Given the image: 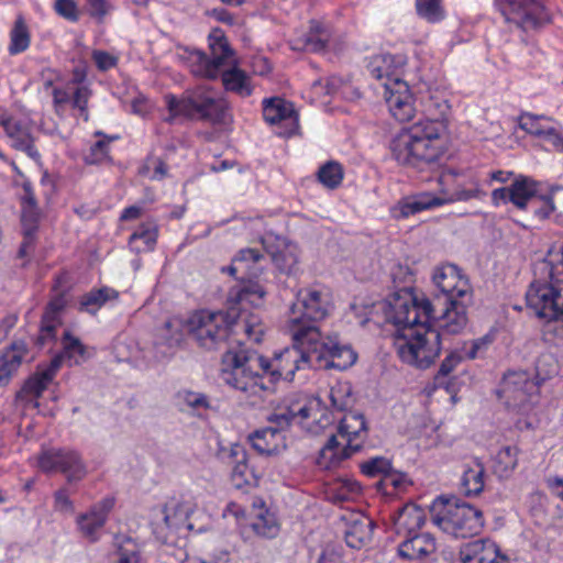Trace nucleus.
<instances>
[{
  "instance_id": "56",
  "label": "nucleus",
  "mask_w": 563,
  "mask_h": 563,
  "mask_svg": "<svg viewBox=\"0 0 563 563\" xmlns=\"http://www.w3.org/2000/svg\"><path fill=\"white\" fill-rule=\"evenodd\" d=\"M540 139H543L548 143H550L553 151L563 153V133L561 129H558L555 126H548L547 129H544V132L540 136Z\"/></svg>"
},
{
  "instance_id": "9",
  "label": "nucleus",
  "mask_w": 563,
  "mask_h": 563,
  "mask_svg": "<svg viewBox=\"0 0 563 563\" xmlns=\"http://www.w3.org/2000/svg\"><path fill=\"white\" fill-rule=\"evenodd\" d=\"M432 522L443 532L459 539L478 534L484 526L483 514L467 503L438 497L430 506Z\"/></svg>"
},
{
  "instance_id": "1",
  "label": "nucleus",
  "mask_w": 563,
  "mask_h": 563,
  "mask_svg": "<svg viewBox=\"0 0 563 563\" xmlns=\"http://www.w3.org/2000/svg\"><path fill=\"white\" fill-rule=\"evenodd\" d=\"M472 301L417 298L401 289L377 307L385 321L397 328L396 347L407 364L424 369L430 367L442 350L445 335L460 334L467 324V307Z\"/></svg>"
},
{
  "instance_id": "5",
  "label": "nucleus",
  "mask_w": 563,
  "mask_h": 563,
  "mask_svg": "<svg viewBox=\"0 0 563 563\" xmlns=\"http://www.w3.org/2000/svg\"><path fill=\"white\" fill-rule=\"evenodd\" d=\"M209 48L211 54L192 49L189 53L190 70L197 77L217 79L221 77L223 88L227 92L234 93L241 98H247L253 93L254 87L251 76L233 64L223 69L227 62L234 52L230 47L224 33L214 29L209 34Z\"/></svg>"
},
{
  "instance_id": "51",
  "label": "nucleus",
  "mask_w": 563,
  "mask_h": 563,
  "mask_svg": "<svg viewBox=\"0 0 563 563\" xmlns=\"http://www.w3.org/2000/svg\"><path fill=\"white\" fill-rule=\"evenodd\" d=\"M361 471L368 477L385 476L388 471H391V463L388 459L376 456L361 464Z\"/></svg>"
},
{
  "instance_id": "57",
  "label": "nucleus",
  "mask_w": 563,
  "mask_h": 563,
  "mask_svg": "<svg viewBox=\"0 0 563 563\" xmlns=\"http://www.w3.org/2000/svg\"><path fill=\"white\" fill-rule=\"evenodd\" d=\"M38 222V212L36 207L32 205L30 207L22 208L21 223L23 230H29V232H36Z\"/></svg>"
},
{
  "instance_id": "64",
  "label": "nucleus",
  "mask_w": 563,
  "mask_h": 563,
  "mask_svg": "<svg viewBox=\"0 0 563 563\" xmlns=\"http://www.w3.org/2000/svg\"><path fill=\"white\" fill-rule=\"evenodd\" d=\"M113 506L114 499L108 497L96 504L90 510L107 521L108 515L112 510Z\"/></svg>"
},
{
  "instance_id": "33",
  "label": "nucleus",
  "mask_w": 563,
  "mask_h": 563,
  "mask_svg": "<svg viewBox=\"0 0 563 563\" xmlns=\"http://www.w3.org/2000/svg\"><path fill=\"white\" fill-rule=\"evenodd\" d=\"M263 117L269 124H277L287 120H297L291 103H287L285 100L277 97L263 101Z\"/></svg>"
},
{
  "instance_id": "40",
  "label": "nucleus",
  "mask_w": 563,
  "mask_h": 563,
  "mask_svg": "<svg viewBox=\"0 0 563 563\" xmlns=\"http://www.w3.org/2000/svg\"><path fill=\"white\" fill-rule=\"evenodd\" d=\"M110 563H143L140 545L131 538H124L111 554Z\"/></svg>"
},
{
  "instance_id": "16",
  "label": "nucleus",
  "mask_w": 563,
  "mask_h": 563,
  "mask_svg": "<svg viewBox=\"0 0 563 563\" xmlns=\"http://www.w3.org/2000/svg\"><path fill=\"white\" fill-rule=\"evenodd\" d=\"M338 434L345 441L342 449V457H350L355 452H358L367 437V426L364 416L354 411L345 413L340 421Z\"/></svg>"
},
{
  "instance_id": "42",
  "label": "nucleus",
  "mask_w": 563,
  "mask_h": 563,
  "mask_svg": "<svg viewBox=\"0 0 563 563\" xmlns=\"http://www.w3.org/2000/svg\"><path fill=\"white\" fill-rule=\"evenodd\" d=\"M344 176L343 167L335 161H329L321 165L317 172V178L325 188H338Z\"/></svg>"
},
{
  "instance_id": "58",
  "label": "nucleus",
  "mask_w": 563,
  "mask_h": 563,
  "mask_svg": "<svg viewBox=\"0 0 563 563\" xmlns=\"http://www.w3.org/2000/svg\"><path fill=\"white\" fill-rule=\"evenodd\" d=\"M108 153V142L100 140L97 141L91 147L89 154L86 155L85 161L87 164H97L101 162Z\"/></svg>"
},
{
  "instance_id": "17",
  "label": "nucleus",
  "mask_w": 563,
  "mask_h": 563,
  "mask_svg": "<svg viewBox=\"0 0 563 563\" xmlns=\"http://www.w3.org/2000/svg\"><path fill=\"white\" fill-rule=\"evenodd\" d=\"M537 390V384L523 372L509 373L503 379L501 391L515 407H523Z\"/></svg>"
},
{
  "instance_id": "47",
  "label": "nucleus",
  "mask_w": 563,
  "mask_h": 563,
  "mask_svg": "<svg viewBox=\"0 0 563 563\" xmlns=\"http://www.w3.org/2000/svg\"><path fill=\"white\" fill-rule=\"evenodd\" d=\"M328 42V32L319 23H313L305 37L303 48L309 52L319 53L325 49Z\"/></svg>"
},
{
  "instance_id": "7",
  "label": "nucleus",
  "mask_w": 563,
  "mask_h": 563,
  "mask_svg": "<svg viewBox=\"0 0 563 563\" xmlns=\"http://www.w3.org/2000/svg\"><path fill=\"white\" fill-rule=\"evenodd\" d=\"M528 309L543 322V335L554 344L563 343V284L534 280L526 292Z\"/></svg>"
},
{
  "instance_id": "10",
  "label": "nucleus",
  "mask_w": 563,
  "mask_h": 563,
  "mask_svg": "<svg viewBox=\"0 0 563 563\" xmlns=\"http://www.w3.org/2000/svg\"><path fill=\"white\" fill-rule=\"evenodd\" d=\"M306 335V341L311 346L312 358L316 362L314 368H335L345 371L350 368L357 360L356 352L347 344H341L338 336L321 338L320 330L308 327L306 332H296L297 340L300 335Z\"/></svg>"
},
{
  "instance_id": "52",
  "label": "nucleus",
  "mask_w": 563,
  "mask_h": 563,
  "mask_svg": "<svg viewBox=\"0 0 563 563\" xmlns=\"http://www.w3.org/2000/svg\"><path fill=\"white\" fill-rule=\"evenodd\" d=\"M531 206L534 216L540 220L548 219L555 210L552 195H540L538 192L537 201H533Z\"/></svg>"
},
{
  "instance_id": "41",
  "label": "nucleus",
  "mask_w": 563,
  "mask_h": 563,
  "mask_svg": "<svg viewBox=\"0 0 563 563\" xmlns=\"http://www.w3.org/2000/svg\"><path fill=\"white\" fill-rule=\"evenodd\" d=\"M252 530L260 537L272 539L279 531L275 515L267 509H261L251 522Z\"/></svg>"
},
{
  "instance_id": "26",
  "label": "nucleus",
  "mask_w": 563,
  "mask_h": 563,
  "mask_svg": "<svg viewBox=\"0 0 563 563\" xmlns=\"http://www.w3.org/2000/svg\"><path fill=\"white\" fill-rule=\"evenodd\" d=\"M252 448L263 455H275L286 449L285 435L271 428H261L249 435Z\"/></svg>"
},
{
  "instance_id": "36",
  "label": "nucleus",
  "mask_w": 563,
  "mask_h": 563,
  "mask_svg": "<svg viewBox=\"0 0 563 563\" xmlns=\"http://www.w3.org/2000/svg\"><path fill=\"white\" fill-rule=\"evenodd\" d=\"M518 464V449L504 446L495 455L492 470L499 478H508Z\"/></svg>"
},
{
  "instance_id": "6",
  "label": "nucleus",
  "mask_w": 563,
  "mask_h": 563,
  "mask_svg": "<svg viewBox=\"0 0 563 563\" xmlns=\"http://www.w3.org/2000/svg\"><path fill=\"white\" fill-rule=\"evenodd\" d=\"M164 99L169 113L165 119L167 123H173L180 115L212 124L231 121L230 102L207 85L186 90L179 98L169 93Z\"/></svg>"
},
{
  "instance_id": "46",
  "label": "nucleus",
  "mask_w": 563,
  "mask_h": 563,
  "mask_svg": "<svg viewBox=\"0 0 563 563\" xmlns=\"http://www.w3.org/2000/svg\"><path fill=\"white\" fill-rule=\"evenodd\" d=\"M416 11L421 19L430 23L440 22L445 16L441 0H416Z\"/></svg>"
},
{
  "instance_id": "15",
  "label": "nucleus",
  "mask_w": 563,
  "mask_h": 563,
  "mask_svg": "<svg viewBox=\"0 0 563 563\" xmlns=\"http://www.w3.org/2000/svg\"><path fill=\"white\" fill-rule=\"evenodd\" d=\"M188 511L177 500L166 503L162 508L154 510L153 533L162 543H167L186 523Z\"/></svg>"
},
{
  "instance_id": "59",
  "label": "nucleus",
  "mask_w": 563,
  "mask_h": 563,
  "mask_svg": "<svg viewBox=\"0 0 563 563\" xmlns=\"http://www.w3.org/2000/svg\"><path fill=\"white\" fill-rule=\"evenodd\" d=\"M407 483V476L402 473L395 472L393 468L388 471L380 479L379 485L384 487L391 486L394 489H401Z\"/></svg>"
},
{
  "instance_id": "30",
  "label": "nucleus",
  "mask_w": 563,
  "mask_h": 563,
  "mask_svg": "<svg viewBox=\"0 0 563 563\" xmlns=\"http://www.w3.org/2000/svg\"><path fill=\"white\" fill-rule=\"evenodd\" d=\"M230 464L232 465L231 481L236 488L251 484L253 471L247 465V453L240 444H234L230 450Z\"/></svg>"
},
{
  "instance_id": "31",
  "label": "nucleus",
  "mask_w": 563,
  "mask_h": 563,
  "mask_svg": "<svg viewBox=\"0 0 563 563\" xmlns=\"http://www.w3.org/2000/svg\"><path fill=\"white\" fill-rule=\"evenodd\" d=\"M538 183L527 176L517 177L511 184L510 202L520 210L537 201Z\"/></svg>"
},
{
  "instance_id": "11",
  "label": "nucleus",
  "mask_w": 563,
  "mask_h": 563,
  "mask_svg": "<svg viewBox=\"0 0 563 563\" xmlns=\"http://www.w3.org/2000/svg\"><path fill=\"white\" fill-rule=\"evenodd\" d=\"M330 308L331 299L327 290L314 287L300 289L289 310L288 329H319L317 323L329 314Z\"/></svg>"
},
{
  "instance_id": "54",
  "label": "nucleus",
  "mask_w": 563,
  "mask_h": 563,
  "mask_svg": "<svg viewBox=\"0 0 563 563\" xmlns=\"http://www.w3.org/2000/svg\"><path fill=\"white\" fill-rule=\"evenodd\" d=\"M54 9L58 15L70 22H77L80 18L77 3L74 0H56Z\"/></svg>"
},
{
  "instance_id": "14",
  "label": "nucleus",
  "mask_w": 563,
  "mask_h": 563,
  "mask_svg": "<svg viewBox=\"0 0 563 563\" xmlns=\"http://www.w3.org/2000/svg\"><path fill=\"white\" fill-rule=\"evenodd\" d=\"M38 465L44 472L63 473L68 483L80 481L86 475V466L76 451H46L41 455Z\"/></svg>"
},
{
  "instance_id": "48",
  "label": "nucleus",
  "mask_w": 563,
  "mask_h": 563,
  "mask_svg": "<svg viewBox=\"0 0 563 563\" xmlns=\"http://www.w3.org/2000/svg\"><path fill=\"white\" fill-rule=\"evenodd\" d=\"M177 399L194 410H208L211 408L210 398L202 393H196L188 389L179 390Z\"/></svg>"
},
{
  "instance_id": "38",
  "label": "nucleus",
  "mask_w": 563,
  "mask_h": 563,
  "mask_svg": "<svg viewBox=\"0 0 563 563\" xmlns=\"http://www.w3.org/2000/svg\"><path fill=\"white\" fill-rule=\"evenodd\" d=\"M63 351L56 354L54 357H60V365L67 360L69 365L79 364L80 361L86 358V347L78 338L70 334L69 331H65L63 335Z\"/></svg>"
},
{
  "instance_id": "43",
  "label": "nucleus",
  "mask_w": 563,
  "mask_h": 563,
  "mask_svg": "<svg viewBox=\"0 0 563 563\" xmlns=\"http://www.w3.org/2000/svg\"><path fill=\"white\" fill-rule=\"evenodd\" d=\"M462 355L456 351H452L446 355L433 378L434 386L437 388H444L448 391L450 390V374L462 362Z\"/></svg>"
},
{
  "instance_id": "28",
  "label": "nucleus",
  "mask_w": 563,
  "mask_h": 563,
  "mask_svg": "<svg viewBox=\"0 0 563 563\" xmlns=\"http://www.w3.org/2000/svg\"><path fill=\"white\" fill-rule=\"evenodd\" d=\"M59 368L60 357H53L48 365L38 369L25 382L21 393L31 395L35 398L41 397L43 391L53 382Z\"/></svg>"
},
{
  "instance_id": "21",
  "label": "nucleus",
  "mask_w": 563,
  "mask_h": 563,
  "mask_svg": "<svg viewBox=\"0 0 563 563\" xmlns=\"http://www.w3.org/2000/svg\"><path fill=\"white\" fill-rule=\"evenodd\" d=\"M499 552L490 539H478L461 547L460 560L462 563H495Z\"/></svg>"
},
{
  "instance_id": "18",
  "label": "nucleus",
  "mask_w": 563,
  "mask_h": 563,
  "mask_svg": "<svg viewBox=\"0 0 563 563\" xmlns=\"http://www.w3.org/2000/svg\"><path fill=\"white\" fill-rule=\"evenodd\" d=\"M1 128L15 150L26 153L27 156L33 159L40 158V154L34 146V137L30 123L12 117L11 119L2 120Z\"/></svg>"
},
{
  "instance_id": "20",
  "label": "nucleus",
  "mask_w": 563,
  "mask_h": 563,
  "mask_svg": "<svg viewBox=\"0 0 563 563\" xmlns=\"http://www.w3.org/2000/svg\"><path fill=\"white\" fill-rule=\"evenodd\" d=\"M263 257V254L258 250H241L233 258L232 264L228 267H223L222 272H227L231 276H235L240 279L256 278L262 274L260 262Z\"/></svg>"
},
{
  "instance_id": "27",
  "label": "nucleus",
  "mask_w": 563,
  "mask_h": 563,
  "mask_svg": "<svg viewBox=\"0 0 563 563\" xmlns=\"http://www.w3.org/2000/svg\"><path fill=\"white\" fill-rule=\"evenodd\" d=\"M275 266L285 274L297 272L299 263V250L294 243L283 241L277 246H265Z\"/></svg>"
},
{
  "instance_id": "63",
  "label": "nucleus",
  "mask_w": 563,
  "mask_h": 563,
  "mask_svg": "<svg viewBox=\"0 0 563 563\" xmlns=\"http://www.w3.org/2000/svg\"><path fill=\"white\" fill-rule=\"evenodd\" d=\"M486 192L479 188L477 183H473L472 187L467 189H457L454 194L455 199L460 201H466L474 198H482Z\"/></svg>"
},
{
  "instance_id": "61",
  "label": "nucleus",
  "mask_w": 563,
  "mask_h": 563,
  "mask_svg": "<svg viewBox=\"0 0 563 563\" xmlns=\"http://www.w3.org/2000/svg\"><path fill=\"white\" fill-rule=\"evenodd\" d=\"M92 59L99 70L106 71L117 64V58L104 51H93Z\"/></svg>"
},
{
  "instance_id": "32",
  "label": "nucleus",
  "mask_w": 563,
  "mask_h": 563,
  "mask_svg": "<svg viewBox=\"0 0 563 563\" xmlns=\"http://www.w3.org/2000/svg\"><path fill=\"white\" fill-rule=\"evenodd\" d=\"M484 476L485 466L478 459H475L463 472L461 485L465 496L474 497L483 492Z\"/></svg>"
},
{
  "instance_id": "8",
  "label": "nucleus",
  "mask_w": 563,
  "mask_h": 563,
  "mask_svg": "<svg viewBox=\"0 0 563 563\" xmlns=\"http://www.w3.org/2000/svg\"><path fill=\"white\" fill-rule=\"evenodd\" d=\"M367 70L377 80H384L383 97L391 115L399 122H407L415 115V100L406 81L397 74L396 57L378 54L368 60Z\"/></svg>"
},
{
  "instance_id": "45",
  "label": "nucleus",
  "mask_w": 563,
  "mask_h": 563,
  "mask_svg": "<svg viewBox=\"0 0 563 563\" xmlns=\"http://www.w3.org/2000/svg\"><path fill=\"white\" fill-rule=\"evenodd\" d=\"M155 242L156 230L150 225H142L129 239L131 250L137 253L152 250Z\"/></svg>"
},
{
  "instance_id": "12",
  "label": "nucleus",
  "mask_w": 563,
  "mask_h": 563,
  "mask_svg": "<svg viewBox=\"0 0 563 563\" xmlns=\"http://www.w3.org/2000/svg\"><path fill=\"white\" fill-rule=\"evenodd\" d=\"M501 14L523 31L551 22L549 10L538 0H498Z\"/></svg>"
},
{
  "instance_id": "22",
  "label": "nucleus",
  "mask_w": 563,
  "mask_h": 563,
  "mask_svg": "<svg viewBox=\"0 0 563 563\" xmlns=\"http://www.w3.org/2000/svg\"><path fill=\"white\" fill-rule=\"evenodd\" d=\"M296 419H299V423L310 431H317V429H313L308 420H311L318 429H324L333 421L331 412L324 407L320 398L310 399L295 411V420Z\"/></svg>"
},
{
  "instance_id": "49",
  "label": "nucleus",
  "mask_w": 563,
  "mask_h": 563,
  "mask_svg": "<svg viewBox=\"0 0 563 563\" xmlns=\"http://www.w3.org/2000/svg\"><path fill=\"white\" fill-rule=\"evenodd\" d=\"M540 120L550 122L554 121L553 118L547 115L522 113L519 119V128L533 136L540 137L543 134L544 129L548 128L542 126L539 122Z\"/></svg>"
},
{
  "instance_id": "29",
  "label": "nucleus",
  "mask_w": 563,
  "mask_h": 563,
  "mask_svg": "<svg viewBox=\"0 0 563 563\" xmlns=\"http://www.w3.org/2000/svg\"><path fill=\"white\" fill-rule=\"evenodd\" d=\"M374 522L364 516L352 518L344 531L346 544L352 549H361L371 541L373 534Z\"/></svg>"
},
{
  "instance_id": "3",
  "label": "nucleus",
  "mask_w": 563,
  "mask_h": 563,
  "mask_svg": "<svg viewBox=\"0 0 563 563\" xmlns=\"http://www.w3.org/2000/svg\"><path fill=\"white\" fill-rule=\"evenodd\" d=\"M264 295V290L258 285L231 289L227 310H199L188 319L189 336L206 351L225 349L223 355L236 347L239 342L244 343L240 338L241 334L260 343L264 334L261 318L249 311L246 306L252 302V296L261 299Z\"/></svg>"
},
{
  "instance_id": "39",
  "label": "nucleus",
  "mask_w": 563,
  "mask_h": 563,
  "mask_svg": "<svg viewBox=\"0 0 563 563\" xmlns=\"http://www.w3.org/2000/svg\"><path fill=\"white\" fill-rule=\"evenodd\" d=\"M31 43L29 27L23 16H18L12 30L10 31V44L8 47L10 55H16L25 52Z\"/></svg>"
},
{
  "instance_id": "23",
  "label": "nucleus",
  "mask_w": 563,
  "mask_h": 563,
  "mask_svg": "<svg viewBox=\"0 0 563 563\" xmlns=\"http://www.w3.org/2000/svg\"><path fill=\"white\" fill-rule=\"evenodd\" d=\"M445 200L430 192L404 197L394 208L396 218H408L424 210L444 205Z\"/></svg>"
},
{
  "instance_id": "37",
  "label": "nucleus",
  "mask_w": 563,
  "mask_h": 563,
  "mask_svg": "<svg viewBox=\"0 0 563 563\" xmlns=\"http://www.w3.org/2000/svg\"><path fill=\"white\" fill-rule=\"evenodd\" d=\"M331 407L336 411H347L355 402L353 387L349 382H336L329 390Z\"/></svg>"
},
{
  "instance_id": "19",
  "label": "nucleus",
  "mask_w": 563,
  "mask_h": 563,
  "mask_svg": "<svg viewBox=\"0 0 563 563\" xmlns=\"http://www.w3.org/2000/svg\"><path fill=\"white\" fill-rule=\"evenodd\" d=\"M66 306L64 296H55L46 305L42 316L40 333L36 336L35 344L43 349L56 339V329L60 324L59 314Z\"/></svg>"
},
{
  "instance_id": "55",
  "label": "nucleus",
  "mask_w": 563,
  "mask_h": 563,
  "mask_svg": "<svg viewBox=\"0 0 563 563\" xmlns=\"http://www.w3.org/2000/svg\"><path fill=\"white\" fill-rule=\"evenodd\" d=\"M89 15L101 23L104 16L112 10L108 0H87Z\"/></svg>"
},
{
  "instance_id": "13",
  "label": "nucleus",
  "mask_w": 563,
  "mask_h": 563,
  "mask_svg": "<svg viewBox=\"0 0 563 563\" xmlns=\"http://www.w3.org/2000/svg\"><path fill=\"white\" fill-rule=\"evenodd\" d=\"M432 282L439 290L434 298H441L442 301H446V299L472 301L470 282L456 265L445 264L437 267L432 275Z\"/></svg>"
},
{
  "instance_id": "44",
  "label": "nucleus",
  "mask_w": 563,
  "mask_h": 563,
  "mask_svg": "<svg viewBox=\"0 0 563 563\" xmlns=\"http://www.w3.org/2000/svg\"><path fill=\"white\" fill-rule=\"evenodd\" d=\"M106 520L91 510L78 516L77 518V525L80 532L91 542H96L99 539L98 532Z\"/></svg>"
},
{
  "instance_id": "2",
  "label": "nucleus",
  "mask_w": 563,
  "mask_h": 563,
  "mask_svg": "<svg viewBox=\"0 0 563 563\" xmlns=\"http://www.w3.org/2000/svg\"><path fill=\"white\" fill-rule=\"evenodd\" d=\"M308 327L288 329L294 344L267 358L256 350L239 342L221 357L220 378L222 382L243 393L252 405L263 400L266 393L274 391L279 380L292 382L298 371L314 368L311 346L305 342L306 335L296 339V332H306Z\"/></svg>"
},
{
  "instance_id": "34",
  "label": "nucleus",
  "mask_w": 563,
  "mask_h": 563,
  "mask_svg": "<svg viewBox=\"0 0 563 563\" xmlns=\"http://www.w3.org/2000/svg\"><path fill=\"white\" fill-rule=\"evenodd\" d=\"M26 344L23 341H15L0 357V385L5 384L11 374L19 367L26 354Z\"/></svg>"
},
{
  "instance_id": "4",
  "label": "nucleus",
  "mask_w": 563,
  "mask_h": 563,
  "mask_svg": "<svg viewBox=\"0 0 563 563\" xmlns=\"http://www.w3.org/2000/svg\"><path fill=\"white\" fill-rule=\"evenodd\" d=\"M438 113L402 129L390 142L393 157L401 165L423 170L437 164L443 154L442 134L445 132L446 101L434 103Z\"/></svg>"
},
{
  "instance_id": "53",
  "label": "nucleus",
  "mask_w": 563,
  "mask_h": 563,
  "mask_svg": "<svg viewBox=\"0 0 563 563\" xmlns=\"http://www.w3.org/2000/svg\"><path fill=\"white\" fill-rule=\"evenodd\" d=\"M91 91L86 86H78L71 97L73 107L80 111V115L85 121H88V100L90 98Z\"/></svg>"
},
{
  "instance_id": "50",
  "label": "nucleus",
  "mask_w": 563,
  "mask_h": 563,
  "mask_svg": "<svg viewBox=\"0 0 563 563\" xmlns=\"http://www.w3.org/2000/svg\"><path fill=\"white\" fill-rule=\"evenodd\" d=\"M295 421V410L291 408H285L282 411L273 412L267 417V422L273 430H276L279 434H284V432L291 426Z\"/></svg>"
},
{
  "instance_id": "35",
  "label": "nucleus",
  "mask_w": 563,
  "mask_h": 563,
  "mask_svg": "<svg viewBox=\"0 0 563 563\" xmlns=\"http://www.w3.org/2000/svg\"><path fill=\"white\" fill-rule=\"evenodd\" d=\"M119 292L109 287L91 289L79 299V311L95 314L107 301L115 300Z\"/></svg>"
},
{
  "instance_id": "24",
  "label": "nucleus",
  "mask_w": 563,
  "mask_h": 563,
  "mask_svg": "<svg viewBox=\"0 0 563 563\" xmlns=\"http://www.w3.org/2000/svg\"><path fill=\"white\" fill-rule=\"evenodd\" d=\"M397 533L405 532L406 536L417 533L424 525L426 512L416 504H406L391 516Z\"/></svg>"
},
{
  "instance_id": "62",
  "label": "nucleus",
  "mask_w": 563,
  "mask_h": 563,
  "mask_svg": "<svg viewBox=\"0 0 563 563\" xmlns=\"http://www.w3.org/2000/svg\"><path fill=\"white\" fill-rule=\"evenodd\" d=\"M55 509L60 512L74 511L73 501L69 499V493L66 488L58 489L55 495Z\"/></svg>"
},
{
  "instance_id": "60",
  "label": "nucleus",
  "mask_w": 563,
  "mask_h": 563,
  "mask_svg": "<svg viewBox=\"0 0 563 563\" xmlns=\"http://www.w3.org/2000/svg\"><path fill=\"white\" fill-rule=\"evenodd\" d=\"M344 445H342L341 442H339L338 437L332 434L324 446L322 448V455L325 456L328 453H330V459H336L338 461L344 460L345 457H342V449Z\"/></svg>"
},
{
  "instance_id": "25",
  "label": "nucleus",
  "mask_w": 563,
  "mask_h": 563,
  "mask_svg": "<svg viewBox=\"0 0 563 563\" xmlns=\"http://www.w3.org/2000/svg\"><path fill=\"white\" fill-rule=\"evenodd\" d=\"M435 551L434 538L429 533H412L398 547V553L407 560H419Z\"/></svg>"
}]
</instances>
